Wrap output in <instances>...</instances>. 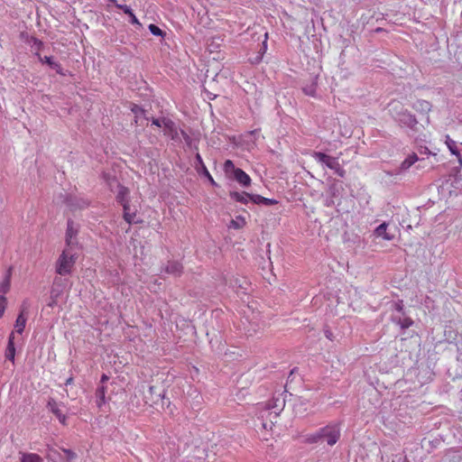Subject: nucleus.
<instances>
[{
	"label": "nucleus",
	"mask_w": 462,
	"mask_h": 462,
	"mask_svg": "<svg viewBox=\"0 0 462 462\" xmlns=\"http://www.w3.org/2000/svg\"><path fill=\"white\" fill-rule=\"evenodd\" d=\"M389 112L395 121L401 125L413 128L417 124V119L407 109H404L400 102H391L389 104Z\"/></svg>",
	"instance_id": "obj_2"
},
{
	"label": "nucleus",
	"mask_w": 462,
	"mask_h": 462,
	"mask_svg": "<svg viewBox=\"0 0 462 462\" xmlns=\"http://www.w3.org/2000/svg\"><path fill=\"white\" fill-rule=\"evenodd\" d=\"M229 196L232 199L241 202L243 204H247V202L249 200H251V197H253V195H251L247 192H237V191L230 192Z\"/></svg>",
	"instance_id": "obj_18"
},
{
	"label": "nucleus",
	"mask_w": 462,
	"mask_h": 462,
	"mask_svg": "<svg viewBox=\"0 0 462 462\" xmlns=\"http://www.w3.org/2000/svg\"><path fill=\"white\" fill-rule=\"evenodd\" d=\"M413 108L416 111L421 112V113H428L430 111L431 105L430 102L426 100H418L414 103Z\"/></svg>",
	"instance_id": "obj_21"
},
{
	"label": "nucleus",
	"mask_w": 462,
	"mask_h": 462,
	"mask_svg": "<svg viewBox=\"0 0 462 462\" xmlns=\"http://www.w3.org/2000/svg\"><path fill=\"white\" fill-rule=\"evenodd\" d=\"M60 404H59L56 401L53 399L49 400L48 402V408L51 410V411L55 414V416L58 418L59 421L65 425L66 424V416L62 413L60 410Z\"/></svg>",
	"instance_id": "obj_10"
},
{
	"label": "nucleus",
	"mask_w": 462,
	"mask_h": 462,
	"mask_svg": "<svg viewBox=\"0 0 462 462\" xmlns=\"http://www.w3.org/2000/svg\"><path fill=\"white\" fill-rule=\"evenodd\" d=\"M106 387L105 385H99L95 393L96 397V404L97 406L101 409L103 405L106 404Z\"/></svg>",
	"instance_id": "obj_13"
},
{
	"label": "nucleus",
	"mask_w": 462,
	"mask_h": 462,
	"mask_svg": "<svg viewBox=\"0 0 462 462\" xmlns=\"http://www.w3.org/2000/svg\"><path fill=\"white\" fill-rule=\"evenodd\" d=\"M312 157L316 160L317 162L334 171V172L339 177L343 178L345 176L346 171L340 165L338 158L332 157L320 152H314L312 153Z\"/></svg>",
	"instance_id": "obj_4"
},
{
	"label": "nucleus",
	"mask_w": 462,
	"mask_h": 462,
	"mask_svg": "<svg viewBox=\"0 0 462 462\" xmlns=\"http://www.w3.org/2000/svg\"><path fill=\"white\" fill-rule=\"evenodd\" d=\"M72 381H73V378H72V377H69V378H68V379L66 380L65 384H66V385H69V384H70V383H72Z\"/></svg>",
	"instance_id": "obj_42"
},
{
	"label": "nucleus",
	"mask_w": 462,
	"mask_h": 462,
	"mask_svg": "<svg viewBox=\"0 0 462 462\" xmlns=\"http://www.w3.org/2000/svg\"><path fill=\"white\" fill-rule=\"evenodd\" d=\"M108 376L106 374H102L101 380H100V385H104L106 382L108 381Z\"/></svg>",
	"instance_id": "obj_40"
},
{
	"label": "nucleus",
	"mask_w": 462,
	"mask_h": 462,
	"mask_svg": "<svg viewBox=\"0 0 462 462\" xmlns=\"http://www.w3.org/2000/svg\"><path fill=\"white\" fill-rule=\"evenodd\" d=\"M340 435V426L334 422L319 429L314 433L305 435L303 441L308 444L327 443L328 446H334L338 441Z\"/></svg>",
	"instance_id": "obj_1"
},
{
	"label": "nucleus",
	"mask_w": 462,
	"mask_h": 462,
	"mask_svg": "<svg viewBox=\"0 0 462 462\" xmlns=\"http://www.w3.org/2000/svg\"><path fill=\"white\" fill-rule=\"evenodd\" d=\"M32 42H33V44L37 47L38 50L42 45V42L41 41H39L38 39H36V38H32Z\"/></svg>",
	"instance_id": "obj_38"
},
{
	"label": "nucleus",
	"mask_w": 462,
	"mask_h": 462,
	"mask_svg": "<svg viewBox=\"0 0 462 462\" xmlns=\"http://www.w3.org/2000/svg\"><path fill=\"white\" fill-rule=\"evenodd\" d=\"M152 125H156L158 127H162L163 131H164V134H167V135L171 136V138H174L175 135L177 134L175 125L169 118H162V119L155 118V119H152Z\"/></svg>",
	"instance_id": "obj_6"
},
{
	"label": "nucleus",
	"mask_w": 462,
	"mask_h": 462,
	"mask_svg": "<svg viewBox=\"0 0 462 462\" xmlns=\"http://www.w3.org/2000/svg\"><path fill=\"white\" fill-rule=\"evenodd\" d=\"M400 461H402V462H408V461H407V459H406L405 457H400L398 458V462H400Z\"/></svg>",
	"instance_id": "obj_44"
},
{
	"label": "nucleus",
	"mask_w": 462,
	"mask_h": 462,
	"mask_svg": "<svg viewBox=\"0 0 462 462\" xmlns=\"http://www.w3.org/2000/svg\"><path fill=\"white\" fill-rule=\"evenodd\" d=\"M395 309L396 310H398L399 312L402 311V302H398L395 304Z\"/></svg>",
	"instance_id": "obj_41"
},
{
	"label": "nucleus",
	"mask_w": 462,
	"mask_h": 462,
	"mask_svg": "<svg viewBox=\"0 0 462 462\" xmlns=\"http://www.w3.org/2000/svg\"><path fill=\"white\" fill-rule=\"evenodd\" d=\"M59 455L60 457V454L57 452V450L53 448H49L47 452V457L51 459L53 462H56V456Z\"/></svg>",
	"instance_id": "obj_36"
},
{
	"label": "nucleus",
	"mask_w": 462,
	"mask_h": 462,
	"mask_svg": "<svg viewBox=\"0 0 462 462\" xmlns=\"http://www.w3.org/2000/svg\"><path fill=\"white\" fill-rule=\"evenodd\" d=\"M37 55L39 56V59L42 63L48 64L52 69H55L58 74L65 75V72L61 68L60 64L54 61L51 57L45 56L42 58L38 53Z\"/></svg>",
	"instance_id": "obj_16"
},
{
	"label": "nucleus",
	"mask_w": 462,
	"mask_h": 462,
	"mask_svg": "<svg viewBox=\"0 0 462 462\" xmlns=\"http://www.w3.org/2000/svg\"><path fill=\"white\" fill-rule=\"evenodd\" d=\"M234 179L243 187H248L251 184L250 176L241 169L235 171Z\"/></svg>",
	"instance_id": "obj_11"
},
{
	"label": "nucleus",
	"mask_w": 462,
	"mask_h": 462,
	"mask_svg": "<svg viewBox=\"0 0 462 462\" xmlns=\"http://www.w3.org/2000/svg\"><path fill=\"white\" fill-rule=\"evenodd\" d=\"M325 334L328 338L331 339L332 333L330 331L327 330Z\"/></svg>",
	"instance_id": "obj_43"
},
{
	"label": "nucleus",
	"mask_w": 462,
	"mask_h": 462,
	"mask_svg": "<svg viewBox=\"0 0 462 462\" xmlns=\"http://www.w3.org/2000/svg\"><path fill=\"white\" fill-rule=\"evenodd\" d=\"M238 168L235 167L234 162L231 160H226L224 163V171L227 175H235V171H236Z\"/></svg>",
	"instance_id": "obj_27"
},
{
	"label": "nucleus",
	"mask_w": 462,
	"mask_h": 462,
	"mask_svg": "<svg viewBox=\"0 0 462 462\" xmlns=\"http://www.w3.org/2000/svg\"><path fill=\"white\" fill-rule=\"evenodd\" d=\"M27 313H28V303H27V301H23V303L21 307L20 314L18 315V317L15 320V324H14L15 332L18 334H22L25 328L26 320H27V318L25 315Z\"/></svg>",
	"instance_id": "obj_7"
},
{
	"label": "nucleus",
	"mask_w": 462,
	"mask_h": 462,
	"mask_svg": "<svg viewBox=\"0 0 462 462\" xmlns=\"http://www.w3.org/2000/svg\"><path fill=\"white\" fill-rule=\"evenodd\" d=\"M116 7L120 10H122L125 14H128V15H131L133 14V11L132 9L130 8V6L126 5H119V4H116Z\"/></svg>",
	"instance_id": "obj_35"
},
{
	"label": "nucleus",
	"mask_w": 462,
	"mask_h": 462,
	"mask_svg": "<svg viewBox=\"0 0 462 462\" xmlns=\"http://www.w3.org/2000/svg\"><path fill=\"white\" fill-rule=\"evenodd\" d=\"M397 324L400 325V327L402 328H410L412 324H413V321L411 318H403V319H399L397 321Z\"/></svg>",
	"instance_id": "obj_29"
},
{
	"label": "nucleus",
	"mask_w": 462,
	"mask_h": 462,
	"mask_svg": "<svg viewBox=\"0 0 462 462\" xmlns=\"http://www.w3.org/2000/svg\"><path fill=\"white\" fill-rule=\"evenodd\" d=\"M62 453L64 457L63 458L66 462H71L76 457L75 453L70 449L63 448Z\"/></svg>",
	"instance_id": "obj_31"
},
{
	"label": "nucleus",
	"mask_w": 462,
	"mask_h": 462,
	"mask_svg": "<svg viewBox=\"0 0 462 462\" xmlns=\"http://www.w3.org/2000/svg\"><path fill=\"white\" fill-rule=\"evenodd\" d=\"M15 356V347H14V332H12L8 338V344L5 350V358L14 362Z\"/></svg>",
	"instance_id": "obj_15"
},
{
	"label": "nucleus",
	"mask_w": 462,
	"mask_h": 462,
	"mask_svg": "<svg viewBox=\"0 0 462 462\" xmlns=\"http://www.w3.org/2000/svg\"><path fill=\"white\" fill-rule=\"evenodd\" d=\"M12 268H9L5 274L4 280L0 282V295L6 294L11 287Z\"/></svg>",
	"instance_id": "obj_17"
},
{
	"label": "nucleus",
	"mask_w": 462,
	"mask_h": 462,
	"mask_svg": "<svg viewBox=\"0 0 462 462\" xmlns=\"http://www.w3.org/2000/svg\"><path fill=\"white\" fill-rule=\"evenodd\" d=\"M251 201L254 204H263L266 206H272L277 203L275 199H267L260 195H253V197H251Z\"/></svg>",
	"instance_id": "obj_22"
},
{
	"label": "nucleus",
	"mask_w": 462,
	"mask_h": 462,
	"mask_svg": "<svg viewBox=\"0 0 462 462\" xmlns=\"http://www.w3.org/2000/svg\"><path fill=\"white\" fill-rule=\"evenodd\" d=\"M6 308V298L0 295V318L4 315Z\"/></svg>",
	"instance_id": "obj_34"
},
{
	"label": "nucleus",
	"mask_w": 462,
	"mask_h": 462,
	"mask_svg": "<svg viewBox=\"0 0 462 462\" xmlns=\"http://www.w3.org/2000/svg\"><path fill=\"white\" fill-rule=\"evenodd\" d=\"M149 393L151 394V398L148 397L147 395H144V400H145L146 403H149V402L156 403L159 401V399L161 398V393L156 394L155 398L152 397V395L155 393L154 386L149 387Z\"/></svg>",
	"instance_id": "obj_26"
},
{
	"label": "nucleus",
	"mask_w": 462,
	"mask_h": 462,
	"mask_svg": "<svg viewBox=\"0 0 462 462\" xmlns=\"http://www.w3.org/2000/svg\"><path fill=\"white\" fill-rule=\"evenodd\" d=\"M129 17H130V22L132 23H139L136 16L134 14V13L131 15H129Z\"/></svg>",
	"instance_id": "obj_39"
},
{
	"label": "nucleus",
	"mask_w": 462,
	"mask_h": 462,
	"mask_svg": "<svg viewBox=\"0 0 462 462\" xmlns=\"http://www.w3.org/2000/svg\"><path fill=\"white\" fill-rule=\"evenodd\" d=\"M79 232V226L73 221L69 220L66 230V247L76 248L78 245L77 235Z\"/></svg>",
	"instance_id": "obj_5"
},
{
	"label": "nucleus",
	"mask_w": 462,
	"mask_h": 462,
	"mask_svg": "<svg viewBox=\"0 0 462 462\" xmlns=\"http://www.w3.org/2000/svg\"><path fill=\"white\" fill-rule=\"evenodd\" d=\"M196 163H197L196 164L197 170L199 171L200 169H201L203 174L205 176H207V178L208 179L210 183L212 185H216V182H215L214 179L212 178V176L210 175L209 171H208V169H207V167H206V165H205V163H204V162H203V160H202V158H201L199 153L196 154Z\"/></svg>",
	"instance_id": "obj_14"
},
{
	"label": "nucleus",
	"mask_w": 462,
	"mask_h": 462,
	"mask_svg": "<svg viewBox=\"0 0 462 462\" xmlns=\"http://www.w3.org/2000/svg\"><path fill=\"white\" fill-rule=\"evenodd\" d=\"M428 304H430V301L426 300V307L430 308V306Z\"/></svg>",
	"instance_id": "obj_46"
},
{
	"label": "nucleus",
	"mask_w": 462,
	"mask_h": 462,
	"mask_svg": "<svg viewBox=\"0 0 462 462\" xmlns=\"http://www.w3.org/2000/svg\"><path fill=\"white\" fill-rule=\"evenodd\" d=\"M77 260L75 248L66 247L59 256L56 263V272L60 275H68L71 273Z\"/></svg>",
	"instance_id": "obj_3"
},
{
	"label": "nucleus",
	"mask_w": 462,
	"mask_h": 462,
	"mask_svg": "<svg viewBox=\"0 0 462 462\" xmlns=\"http://www.w3.org/2000/svg\"><path fill=\"white\" fill-rule=\"evenodd\" d=\"M21 462H43L42 457L35 453H22L20 457Z\"/></svg>",
	"instance_id": "obj_23"
},
{
	"label": "nucleus",
	"mask_w": 462,
	"mask_h": 462,
	"mask_svg": "<svg viewBox=\"0 0 462 462\" xmlns=\"http://www.w3.org/2000/svg\"><path fill=\"white\" fill-rule=\"evenodd\" d=\"M108 1H109L110 3L115 4L116 5V4H117V3H116V0H108Z\"/></svg>",
	"instance_id": "obj_45"
},
{
	"label": "nucleus",
	"mask_w": 462,
	"mask_h": 462,
	"mask_svg": "<svg viewBox=\"0 0 462 462\" xmlns=\"http://www.w3.org/2000/svg\"><path fill=\"white\" fill-rule=\"evenodd\" d=\"M164 271L171 275L180 276L182 273V265L179 262H168Z\"/></svg>",
	"instance_id": "obj_12"
},
{
	"label": "nucleus",
	"mask_w": 462,
	"mask_h": 462,
	"mask_svg": "<svg viewBox=\"0 0 462 462\" xmlns=\"http://www.w3.org/2000/svg\"><path fill=\"white\" fill-rule=\"evenodd\" d=\"M58 293L55 292V290L53 289L51 291V302L49 303V306H53L54 304H56V298L58 297Z\"/></svg>",
	"instance_id": "obj_37"
},
{
	"label": "nucleus",
	"mask_w": 462,
	"mask_h": 462,
	"mask_svg": "<svg viewBox=\"0 0 462 462\" xmlns=\"http://www.w3.org/2000/svg\"><path fill=\"white\" fill-rule=\"evenodd\" d=\"M124 218L128 224L138 223L139 220L135 219V210H132L129 204H125Z\"/></svg>",
	"instance_id": "obj_19"
},
{
	"label": "nucleus",
	"mask_w": 462,
	"mask_h": 462,
	"mask_svg": "<svg viewBox=\"0 0 462 462\" xmlns=\"http://www.w3.org/2000/svg\"><path fill=\"white\" fill-rule=\"evenodd\" d=\"M132 112L134 114L135 123H138L140 116L144 114V110L137 105L133 106Z\"/></svg>",
	"instance_id": "obj_32"
},
{
	"label": "nucleus",
	"mask_w": 462,
	"mask_h": 462,
	"mask_svg": "<svg viewBox=\"0 0 462 462\" xmlns=\"http://www.w3.org/2000/svg\"><path fill=\"white\" fill-rule=\"evenodd\" d=\"M387 228L388 224L385 222L382 223L374 230V236L377 238H382L385 241L393 240L394 235L390 233Z\"/></svg>",
	"instance_id": "obj_9"
},
{
	"label": "nucleus",
	"mask_w": 462,
	"mask_h": 462,
	"mask_svg": "<svg viewBox=\"0 0 462 462\" xmlns=\"http://www.w3.org/2000/svg\"><path fill=\"white\" fill-rule=\"evenodd\" d=\"M245 225V220L243 217H237L236 219H232L229 227L234 229H240Z\"/></svg>",
	"instance_id": "obj_25"
},
{
	"label": "nucleus",
	"mask_w": 462,
	"mask_h": 462,
	"mask_svg": "<svg viewBox=\"0 0 462 462\" xmlns=\"http://www.w3.org/2000/svg\"><path fill=\"white\" fill-rule=\"evenodd\" d=\"M446 144L450 152L456 155L458 159V162L462 163V157L458 152L457 143L454 140H452L448 135L446 136Z\"/></svg>",
	"instance_id": "obj_20"
},
{
	"label": "nucleus",
	"mask_w": 462,
	"mask_h": 462,
	"mask_svg": "<svg viewBox=\"0 0 462 462\" xmlns=\"http://www.w3.org/2000/svg\"><path fill=\"white\" fill-rule=\"evenodd\" d=\"M108 185L112 187V183L116 184L117 186V194H116V199L117 201L122 205L125 206V204H129L128 200L126 199L129 190L127 188L121 186L116 179H107Z\"/></svg>",
	"instance_id": "obj_8"
},
{
	"label": "nucleus",
	"mask_w": 462,
	"mask_h": 462,
	"mask_svg": "<svg viewBox=\"0 0 462 462\" xmlns=\"http://www.w3.org/2000/svg\"><path fill=\"white\" fill-rule=\"evenodd\" d=\"M418 161V156L416 154L410 155L408 158H406L401 164V170L406 171L408 170L411 165H413Z\"/></svg>",
	"instance_id": "obj_24"
},
{
	"label": "nucleus",
	"mask_w": 462,
	"mask_h": 462,
	"mask_svg": "<svg viewBox=\"0 0 462 462\" xmlns=\"http://www.w3.org/2000/svg\"><path fill=\"white\" fill-rule=\"evenodd\" d=\"M302 90L306 95L314 97L316 95V83L312 82L310 85L305 86Z\"/></svg>",
	"instance_id": "obj_30"
},
{
	"label": "nucleus",
	"mask_w": 462,
	"mask_h": 462,
	"mask_svg": "<svg viewBox=\"0 0 462 462\" xmlns=\"http://www.w3.org/2000/svg\"><path fill=\"white\" fill-rule=\"evenodd\" d=\"M273 404H269L268 405V408L269 409H274V413L277 415L282 409H283V406H284V401H281L279 399H276L274 400L273 402Z\"/></svg>",
	"instance_id": "obj_28"
},
{
	"label": "nucleus",
	"mask_w": 462,
	"mask_h": 462,
	"mask_svg": "<svg viewBox=\"0 0 462 462\" xmlns=\"http://www.w3.org/2000/svg\"><path fill=\"white\" fill-rule=\"evenodd\" d=\"M149 30L152 34L156 35V36H162V34H163L162 31L155 24H150Z\"/></svg>",
	"instance_id": "obj_33"
}]
</instances>
